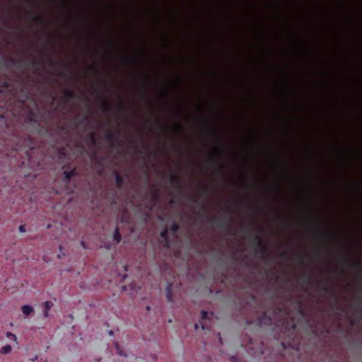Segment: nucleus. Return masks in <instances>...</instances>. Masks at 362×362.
Instances as JSON below:
<instances>
[{
	"label": "nucleus",
	"instance_id": "obj_1",
	"mask_svg": "<svg viewBox=\"0 0 362 362\" xmlns=\"http://www.w3.org/2000/svg\"><path fill=\"white\" fill-rule=\"evenodd\" d=\"M281 312H283L284 315H286L283 317L281 320L282 327L286 329L288 334H293L296 328V325L293 319L288 320V313L285 308H277L274 310H268L264 311L258 318V325L260 326L272 325L273 321L276 318V315Z\"/></svg>",
	"mask_w": 362,
	"mask_h": 362
},
{
	"label": "nucleus",
	"instance_id": "obj_2",
	"mask_svg": "<svg viewBox=\"0 0 362 362\" xmlns=\"http://www.w3.org/2000/svg\"><path fill=\"white\" fill-rule=\"evenodd\" d=\"M15 140L13 144L10 145L8 141L4 138L0 137V151L4 147H10L13 151L23 150L25 151L28 157L30 158V151L34 148V142L33 139L28 136L26 138L22 139L17 136L15 134H12L11 140Z\"/></svg>",
	"mask_w": 362,
	"mask_h": 362
},
{
	"label": "nucleus",
	"instance_id": "obj_3",
	"mask_svg": "<svg viewBox=\"0 0 362 362\" xmlns=\"http://www.w3.org/2000/svg\"><path fill=\"white\" fill-rule=\"evenodd\" d=\"M252 243L255 245V251L257 254L262 255L265 259L267 255L268 247L266 243L263 242L259 235H255L252 238Z\"/></svg>",
	"mask_w": 362,
	"mask_h": 362
},
{
	"label": "nucleus",
	"instance_id": "obj_4",
	"mask_svg": "<svg viewBox=\"0 0 362 362\" xmlns=\"http://www.w3.org/2000/svg\"><path fill=\"white\" fill-rule=\"evenodd\" d=\"M105 139L107 141L110 142L112 148L121 146V141L119 136L113 133L112 131H108L105 135Z\"/></svg>",
	"mask_w": 362,
	"mask_h": 362
},
{
	"label": "nucleus",
	"instance_id": "obj_5",
	"mask_svg": "<svg viewBox=\"0 0 362 362\" xmlns=\"http://www.w3.org/2000/svg\"><path fill=\"white\" fill-rule=\"evenodd\" d=\"M209 222L216 224L220 228L225 229L228 233L230 231V225L223 219H220L216 217L210 218Z\"/></svg>",
	"mask_w": 362,
	"mask_h": 362
},
{
	"label": "nucleus",
	"instance_id": "obj_6",
	"mask_svg": "<svg viewBox=\"0 0 362 362\" xmlns=\"http://www.w3.org/2000/svg\"><path fill=\"white\" fill-rule=\"evenodd\" d=\"M319 287H320V288L322 291H324V292H325V293H330L332 296H336V293H335L334 289L332 287H331V286H328L325 282L320 281V282L319 283Z\"/></svg>",
	"mask_w": 362,
	"mask_h": 362
},
{
	"label": "nucleus",
	"instance_id": "obj_7",
	"mask_svg": "<svg viewBox=\"0 0 362 362\" xmlns=\"http://www.w3.org/2000/svg\"><path fill=\"white\" fill-rule=\"evenodd\" d=\"M10 122L8 121L5 115H0V129L1 131L9 130Z\"/></svg>",
	"mask_w": 362,
	"mask_h": 362
},
{
	"label": "nucleus",
	"instance_id": "obj_8",
	"mask_svg": "<svg viewBox=\"0 0 362 362\" xmlns=\"http://www.w3.org/2000/svg\"><path fill=\"white\" fill-rule=\"evenodd\" d=\"M113 175L115 177V185L116 187L119 189H122L124 185V181L123 177L120 175V174L117 171H114Z\"/></svg>",
	"mask_w": 362,
	"mask_h": 362
},
{
	"label": "nucleus",
	"instance_id": "obj_9",
	"mask_svg": "<svg viewBox=\"0 0 362 362\" xmlns=\"http://www.w3.org/2000/svg\"><path fill=\"white\" fill-rule=\"evenodd\" d=\"M168 230L167 228H164L160 233V238L164 241V246L167 248L170 247V239L168 237Z\"/></svg>",
	"mask_w": 362,
	"mask_h": 362
},
{
	"label": "nucleus",
	"instance_id": "obj_10",
	"mask_svg": "<svg viewBox=\"0 0 362 362\" xmlns=\"http://www.w3.org/2000/svg\"><path fill=\"white\" fill-rule=\"evenodd\" d=\"M166 298L169 303H173L174 301L173 294V284L168 283L167 286L165 288Z\"/></svg>",
	"mask_w": 362,
	"mask_h": 362
},
{
	"label": "nucleus",
	"instance_id": "obj_11",
	"mask_svg": "<svg viewBox=\"0 0 362 362\" xmlns=\"http://www.w3.org/2000/svg\"><path fill=\"white\" fill-rule=\"evenodd\" d=\"M100 107L104 112H111L112 110L113 107L112 104L110 103L107 100L101 98Z\"/></svg>",
	"mask_w": 362,
	"mask_h": 362
},
{
	"label": "nucleus",
	"instance_id": "obj_12",
	"mask_svg": "<svg viewBox=\"0 0 362 362\" xmlns=\"http://www.w3.org/2000/svg\"><path fill=\"white\" fill-rule=\"evenodd\" d=\"M167 176L169 178V182L172 185H177V187L180 190L181 185L180 183L179 178L177 176H175V175H173V173L168 174Z\"/></svg>",
	"mask_w": 362,
	"mask_h": 362
},
{
	"label": "nucleus",
	"instance_id": "obj_13",
	"mask_svg": "<svg viewBox=\"0 0 362 362\" xmlns=\"http://www.w3.org/2000/svg\"><path fill=\"white\" fill-rule=\"evenodd\" d=\"M30 15L32 17V20L35 22L42 25H45L46 24V21L43 16L34 13H30Z\"/></svg>",
	"mask_w": 362,
	"mask_h": 362
},
{
	"label": "nucleus",
	"instance_id": "obj_14",
	"mask_svg": "<svg viewBox=\"0 0 362 362\" xmlns=\"http://www.w3.org/2000/svg\"><path fill=\"white\" fill-rule=\"evenodd\" d=\"M63 93H64V97L66 99V100H69L74 99L76 97V95L74 93V91L70 88L64 89Z\"/></svg>",
	"mask_w": 362,
	"mask_h": 362
},
{
	"label": "nucleus",
	"instance_id": "obj_15",
	"mask_svg": "<svg viewBox=\"0 0 362 362\" xmlns=\"http://www.w3.org/2000/svg\"><path fill=\"white\" fill-rule=\"evenodd\" d=\"M202 320L205 322L206 320H211L213 318L214 313V312H207L205 310H202Z\"/></svg>",
	"mask_w": 362,
	"mask_h": 362
},
{
	"label": "nucleus",
	"instance_id": "obj_16",
	"mask_svg": "<svg viewBox=\"0 0 362 362\" xmlns=\"http://www.w3.org/2000/svg\"><path fill=\"white\" fill-rule=\"evenodd\" d=\"M28 119L30 122L39 124L38 119H37V115H36L35 111L33 110L32 109L28 110Z\"/></svg>",
	"mask_w": 362,
	"mask_h": 362
},
{
	"label": "nucleus",
	"instance_id": "obj_17",
	"mask_svg": "<svg viewBox=\"0 0 362 362\" xmlns=\"http://www.w3.org/2000/svg\"><path fill=\"white\" fill-rule=\"evenodd\" d=\"M11 88V83L9 81L0 83V93H4Z\"/></svg>",
	"mask_w": 362,
	"mask_h": 362
},
{
	"label": "nucleus",
	"instance_id": "obj_18",
	"mask_svg": "<svg viewBox=\"0 0 362 362\" xmlns=\"http://www.w3.org/2000/svg\"><path fill=\"white\" fill-rule=\"evenodd\" d=\"M52 305H53V303L51 301L47 300L44 303L45 310H44L43 315H44L45 317H47L49 316V311L51 309V308L52 307Z\"/></svg>",
	"mask_w": 362,
	"mask_h": 362
},
{
	"label": "nucleus",
	"instance_id": "obj_19",
	"mask_svg": "<svg viewBox=\"0 0 362 362\" xmlns=\"http://www.w3.org/2000/svg\"><path fill=\"white\" fill-rule=\"evenodd\" d=\"M64 180L66 182H69L70 179L76 175V169H73L70 171L64 170Z\"/></svg>",
	"mask_w": 362,
	"mask_h": 362
},
{
	"label": "nucleus",
	"instance_id": "obj_20",
	"mask_svg": "<svg viewBox=\"0 0 362 362\" xmlns=\"http://www.w3.org/2000/svg\"><path fill=\"white\" fill-rule=\"evenodd\" d=\"M22 312L25 316L30 315L33 312V308L29 305L22 306Z\"/></svg>",
	"mask_w": 362,
	"mask_h": 362
},
{
	"label": "nucleus",
	"instance_id": "obj_21",
	"mask_svg": "<svg viewBox=\"0 0 362 362\" xmlns=\"http://www.w3.org/2000/svg\"><path fill=\"white\" fill-rule=\"evenodd\" d=\"M60 76H64L68 81H73L74 79V73L71 71H66L64 72H60Z\"/></svg>",
	"mask_w": 362,
	"mask_h": 362
},
{
	"label": "nucleus",
	"instance_id": "obj_22",
	"mask_svg": "<svg viewBox=\"0 0 362 362\" xmlns=\"http://www.w3.org/2000/svg\"><path fill=\"white\" fill-rule=\"evenodd\" d=\"M88 141L92 146H95L97 144V137L96 134L94 132H90L88 136Z\"/></svg>",
	"mask_w": 362,
	"mask_h": 362
},
{
	"label": "nucleus",
	"instance_id": "obj_23",
	"mask_svg": "<svg viewBox=\"0 0 362 362\" xmlns=\"http://www.w3.org/2000/svg\"><path fill=\"white\" fill-rule=\"evenodd\" d=\"M139 59H140V56L139 55V54H136V57H134V58H132V57H127L125 58L124 59V62L126 64H134L136 61H138Z\"/></svg>",
	"mask_w": 362,
	"mask_h": 362
},
{
	"label": "nucleus",
	"instance_id": "obj_24",
	"mask_svg": "<svg viewBox=\"0 0 362 362\" xmlns=\"http://www.w3.org/2000/svg\"><path fill=\"white\" fill-rule=\"evenodd\" d=\"M296 305L297 307L298 313L302 316L305 315V310L303 308V305L300 300H298L296 301Z\"/></svg>",
	"mask_w": 362,
	"mask_h": 362
},
{
	"label": "nucleus",
	"instance_id": "obj_25",
	"mask_svg": "<svg viewBox=\"0 0 362 362\" xmlns=\"http://www.w3.org/2000/svg\"><path fill=\"white\" fill-rule=\"evenodd\" d=\"M112 238L117 243L120 242L122 237L118 228H115Z\"/></svg>",
	"mask_w": 362,
	"mask_h": 362
},
{
	"label": "nucleus",
	"instance_id": "obj_26",
	"mask_svg": "<svg viewBox=\"0 0 362 362\" xmlns=\"http://www.w3.org/2000/svg\"><path fill=\"white\" fill-rule=\"evenodd\" d=\"M12 350L11 346L9 344H6V346H4L0 349V354H7L10 353Z\"/></svg>",
	"mask_w": 362,
	"mask_h": 362
},
{
	"label": "nucleus",
	"instance_id": "obj_27",
	"mask_svg": "<svg viewBox=\"0 0 362 362\" xmlns=\"http://www.w3.org/2000/svg\"><path fill=\"white\" fill-rule=\"evenodd\" d=\"M122 223H130V218L129 215L127 214V211H124L120 219Z\"/></svg>",
	"mask_w": 362,
	"mask_h": 362
},
{
	"label": "nucleus",
	"instance_id": "obj_28",
	"mask_svg": "<svg viewBox=\"0 0 362 362\" xmlns=\"http://www.w3.org/2000/svg\"><path fill=\"white\" fill-rule=\"evenodd\" d=\"M117 110L119 111V112H127V107L125 106V105L124 104V103L122 101H119L117 105Z\"/></svg>",
	"mask_w": 362,
	"mask_h": 362
},
{
	"label": "nucleus",
	"instance_id": "obj_29",
	"mask_svg": "<svg viewBox=\"0 0 362 362\" xmlns=\"http://www.w3.org/2000/svg\"><path fill=\"white\" fill-rule=\"evenodd\" d=\"M170 231L173 235H175L180 229V225L177 223H173L170 226Z\"/></svg>",
	"mask_w": 362,
	"mask_h": 362
},
{
	"label": "nucleus",
	"instance_id": "obj_30",
	"mask_svg": "<svg viewBox=\"0 0 362 362\" xmlns=\"http://www.w3.org/2000/svg\"><path fill=\"white\" fill-rule=\"evenodd\" d=\"M158 197V189H153L152 190V206L155 204Z\"/></svg>",
	"mask_w": 362,
	"mask_h": 362
},
{
	"label": "nucleus",
	"instance_id": "obj_31",
	"mask_svg": "<svg viewBox=\"0 0 362 362\" xmlns=\"http://www.w3.org/2000/svg\"><path fill=\"white\" fill-rule=\"evenodd\" d=\"M303 281L306 284H310L311 281V276L309 274L305 273L302 275Z\"/></svg>",
	"mask_w": 362,
	"mask_h": 362
},
{
	"label": "nucleus",
	"instance_id": "obj_32",
	"mask_svg": "<svg viewBox=\"0 0 362 362\" xmlns=\"http://www.w3.org/2000/svg\"><path fill=\"white\" fill-rule=\"evenodd\" d=\"M205 131L209 133V134H212L213 136H214L216 137V139H217V133L212 128L209 127H206L205 128Z\"/></svg>",
	"mask_w": 362,
	"mask_h": 362
},
{
	"label": "nucleus",
	"instance_id": "obj_33",
	"mask_svg": "<svg viewBox=\"0 0 362 362\" xmlns=\"http://www.w3.org/2000/svg\"><path fill=\"white\" fill-rule=\"evenodd\" d=\"M30 65L32 66L34 68L37 69L38 66H40V64L38 63V62H37L35 60H32L30 62Z\"/></svg>",
	"mask_w": 362,
	"mask_h": 362
},
{
	"label": "nucleus",
	"instance_id": "obj_34",
	"mask_svg": "<svg viewBox=\"0 0 362 362\" xmlns=\"http://www.w3.org/2000/svg\"><path fill=\"white\" fill-rule=\"evenodd\" d=\"M89 70L94 74H98L99 72V70L96 66H90Z\"/></svg>",
	"mask_w": 362,
	"mask_h": 362
},
{
	"label": "nucleus",
	"instance_id": "obj_35",
	"mask_svg": "<svg viewBox=\"0 0 362 362\" xmlns=\"http://www.w3.org/2000/svg\"><path fill=\"white\" fill-rule=\"evenodd\" d=\"M6 337L10 338V339H13V340H14V341L16 340V336L14 334L10 332H8L6 333Z\"/></svg>",
	"mask_w": 362,
	"mask_h": 362
},
{
	"label": "nucleus",
	"instance_id": "obj_36",
	"mask_svg": "<svg viewBox=\"0 0 362 362\" xmlns=\"http://www.w3.org/2000/svg\"><path fill=\"white\" fill-rule=\"evenodd\" d=\"M0 20L1 21L4 26L8 25V22L5 19V18L3 16H0Z\"/></svg>",
	"mask_w": 362,
	"mask_h": 362
},
{
	"label": "nucleus",
	"instance_id": "obj_37",
	"mask_svg": "<svg viewBox=\"0 0 362 362\" xmlns=\"http://www.w3.org/2000/svg\"><path fill=\"white\" fill-rule=\"evenodd\" d=\"M8 61L13 65H16V64H19V62L18 60L12 59V58H9Z\"/></svg>",
	"mask_w": 362,
	"mask_h": 362
},
{
	"label": "nucleus",
	"instance_id": "obj_38",
	"mask_svg": "<svg viewBox=\"0 0 362 362\" xmlns=\"http://www.w3.org/2000/svg\"><path fill=\"white\" fill-rule=\"evenodd\" d=\"M209 187H208V186H206V185H204V186H202V191L203 192H204V193H207V192H209Z\"/></svg>",
	"mask_w": 362,
	"mask_h": 362
},
{
	"label": "nucleus",
	"instance_id": "obj_39",
	"mask_svg": "<svg viewBox=\"0 0 362 362\" xmlns=\"http://www.w3.org/2000/svg\"><path fill=\"white\" fill-rule=\"evenodd\" d=\"M271 187H272V189H273L274 191H275V192H278V191H279V189L278 185H276V184H272V185H271Z\"/></svg>",
	"mask_w": 362,
	"mask_h": 362
},
{
	"label": "nucleus",
	"instance_id": "obj_40",
	"mask_svg": "<svg viewBox=\"0 0 362 362\" xmlns=\"http://www.w3.org/2000/svg\"><path fill=\"white\" fill-rule=\"evenodd\" d=\"M108 42L114 46L115 47L117 46V45L110 37L107 38Z\"/></svg>",
	"mask_w": 362,
	"mask_h": 362
},
{
	"label": "nucleus",
	"instance_id": "obj_41",
	"mask_svg": "<svg viewBox=\"0 0 362 362\" xmlns=\"http://www.w3.org/2000/svg\"><path fill=\"white\" fill-rule=\"evenodd\" d=\"M216 170L219 172H222L224 170V167L222 165H218Z\"/></svg>",
	"mask_w": 362,
	"mask_h": 362
},
{
	"label": "nucleus",
	"instance_id": "obj_42",
	"mask_svg": "<svg viewBox=\"0 0 362 362\" xmlns=\"http://www.w3.org/2000/svg\"><path fill=\"white\" fill-rule=\"evenodd\" d=\"M49 65L52 66V67H54L55 65H56V63L54 60H52L51 58H49Z\"/></svg>",
	"mask_w": 362,
	"mask_h": 362
},
{
	"label": "nucleus",
	"instance_id": "obj_43",
	"mask_svg": "<svg viewBox=\"0 0 362 362\" xmlns=\"http://www.w3.org/2000/svg\"><path fill=\"white\" fill-rule=\"evenodd\" d=\"M115 345H116V349H117V353H118L120 356H122V355H123V354H122V350L119 348V345H118V344H117V343H116V344H115Z\"/></svg>",
	"mask_w": 362,
	"mask_h": 362
},
{
	"label": "nucleus",
	"instance_id": "obj_44",
	"mask_svg": "<svg viewBox=\"0 0 362 362\" xmlns=\"http://www.w3.org/2000/svg\"><path fill=\"white\" fill-rule=\"evenodd\" d=\"M280 256H281V257L286 258V257H287V256H288V253H287V252H285V251H284V252H282L280 254Z\"/></svg>",
	"mask_w": 362,
	"mask_h": 362
},
{
	"label": "nucleus",
	"instance_id": "obj_45",
	"mask_svg": "<svg viewBox=\"0 0 362 362\" xmlns=\"http://www.w3.org/2000/svg\"><path fill=\"white\" fill-rule=\"evenodd\" d=\"M19 230L21 232H25V226L23 225H21L19 226Z\"/></svg>",
	"mask_w": 362,
	"mask_h": 362
},
{
	"label": "nucleus",
	"instance_id": "obj_46",
	"mask_svg": "<svg viewBox=\"0 0 362 362\" xmlns=\"http://www.w3.org/2000/svg\"><path fill=\"white\" fill-rule=\"evenodd\" d=\"M230 361L232 362H237V357L235 356H231L230 357Z\"/></svg>",
	"mask_w": 362,
	"mask_h": 362
},
{
	"label": "nucleus",
	"instance_id": "obj_47",
	"mask_svg": "<svg viewBox=\"0 0 362 362\" xmlns=\"http://www.w3.org/2000/svg\"><path fill=\"white\" fill-rule=\"evenodd\" d=\"M361 292L362 293V289L361 290ZM362 301V296L358 298V304H361Z\"/></svg>",
	"mask_w": 362,
	"mask_h": 362
},
{
	"label": "nucleus",
	"instance_id": "obj_48",
	"mask_svg": "<svg viewBox=\"0 0 362 362\" xmlns=\"http://www.w3.org/2000/svg\"><path fill=\"white\" fill-rule=\"evenodd\" d=\"M226 209H227V211H228L229 212H231V211H232V209H231V207H230V206H226Z\"/></svg>",
	"mask_w": 362,
	"mask_h": 362
},
{
	"label": "nucleus",
	"instance_id": "obj_49",
	"mask_svg": "<svg viewBox=\"0 0 362 362\" xmlns=\"http://www.w3.org/2000/svg\"><path fill=\"white\" fill-rule=\"evenodd\" d=\"M215 151H216V152L217 153H221V149H220L219 148H216L215 149Z\"/></svg>",
	"mask_w": 362,
	"mask_h": 362
},
{
	"label": "nucleus",
	"instance_id": "obj_50",
	"mask_svg": "<svg viewBox=\"0 0 362 362\" xmlns=\"http://www.w3.org/2000/svg\"><path fill=\"white\" fill-rule=\"evenodd\" d=\"M192 201L194 203H197L198 202V199L197 197H193Z\"/></svg>",
	"mask_w": 362,
	"mask_h": 362
},
{
	"label": "nucleus",
	"instance_id": "obj_51",
	"mask_svg": "<svg viewBox=\"0 0 362 362\" xmlns=\"http://www.w3.org/2000/svg\"><path fill=\"white\" fill-rule=\"evenodd\" d=\"M356 310H357L358 311H359L360 313H361V312H362V310H361V306H360V305H358V306L356 308Z\"/></svg>",
	"mask_w": 362,
	"mask_h": 362
},
{
	"label": "nucleus",
	"instance_id": "obj_52",
	"mask_svg": "<svg viewBox=\"0 0 362 362\" xmlns=\"http://www.w3.org/2000/svg\"><path fill=\"white\" fill-rule=\"evenodd\" d=\"M180 83H181V79L179 78L177 79V84H176V85H177V86H179V85L180 84Z\"/></svg>",
	"mask_w": 362,
	"mask_h": 362
},
{
	"label": "nucleus",
	"instance_id": "obj_53",
	"mask_svg": "<svg viewBox=\"0 0 362 362\" xmlns=\"http://www.w3.org/2000/svg\"><path fill=\"white\" fill-rule=\"evenodd\" d=\"M200 323L202 324V329H206V326H205V325H204L202 322H200Z\"/></svg>",
	"mask_w": 362,
	"mask_h": 362
},
{
	"label": "nucleus",
	"instance_id": "obj_54",
	"mask_svg": "<svg viewBox=\"0 0 362 362\" xmlns=\"http://www.w3.org/2000/svg\"><path fill=\"white\" fill-rule=\"evenodd\" d=\"M83 119H84L85 121H88V120L89 119V117L86 115V116H85V117H83Z\"/></svg>",
	"mask_w": 362,
	"mask_h": 362
},
{
	"label": "nucleus",
	"instance_id": "obj_55",
	"mask_svg": "<svg viewBox=\"0 0 362 362\" xmlns=\"http://www.w3.org/2000/svg\"><path fill=\"white\" fill-rule=\"evenodd\" d=\"M177 127L178 129L180 130V129H181V124L180 123H177Z\"/></svg>",
	"mask_w": 362,
	"mask_h": 362
},
{
	"label": "nucleus",
	"instance_id": "obj_56",
	"mask_svg": "<svg viewBox=\"0 0 362 362\" xmlns=\"http://www.w3.org/2000/svg\"><path fill=\"white\" fill-rule=\"evenodd\" d=\"M81 244L83 247V248H86L85 243L83 241H81Z\"/></svg>",
	"mask_w": 362,
	"mask_h": 362
},
{
	"label": "nucleus",
	"instance_id": "obj_57",
	"mask_svg": "<svg viewBox=\"0 0 362 362\" xmlns=\"http://www.w3.org/2000/svg\"><path fill=\"white\" fill-rule=\"evenodd\" d=\"M146 310H148V311H149V310H151V307H150L149 305H147V306L146 307Z\"/></svg>",
	"mask_w": 362,
	"mask_h": 362
},
{
	"label": "nucleus",
	"instance_id": "obj_58",
	"mask_svg": "<svg viewBox=\"0 0 362 362\" xmlns=\"http://www.w3.org/2000/svg\"><path fill=\"white\" fill-rule=\"evenodd\" d=\"M164 94H165V95H167V89H166V87H165V88H164Z\"/></svg>",
	"mask_w": 362,
	"mask_h": 362
},
{
	"label": "nucleus",
	"instance_id": "obj_59",
	"mask_svg": "<svg viewBox=\"0 0 362 362\" xmlns=\"http://www.w3.org/2000/svg\"><path fill=\"white\" fill-rule=\"evenodd\" d=\"M279 279H280V278H279V276H276V281H278L279 280Z\"/></svg>",
	"mask_w": 362,
	"mask_h": 362
},
{
	"label": "nucleus",
	"instance_id": "obj_60",
	"mask_svg": "<svg viewBox=\"0 0 362 362\" xmlns=\"http://www.w3.org/2000/svg\"><path fill=\"white\" fill-rule=\"evenodd\" d=\"M124 270L125 272H127V266H124Z\"/></svg>",
	"mask_w": 362,
	"mask_h": 362
},
{
	"label": "nucleus",
	"instance_id": "obj_61",
	"mask_svg": "<svg viewBox=\"0 0 362 362\" xmlns=\"http://www.w3.org/2000/svg\"><path fill=\"white\" fill-rule=\"evenodd\" d=\"M194 327L196 329H198V324H195Z\"/></svg>",
	"mask_w": 362,
	"mask_h": 362
},
{
	"label": "nucleus",
	"instance_id": "obj_62",
	"mask_svg": "<svg viewBox=\"0 0 362 362\" xmlns=\"http://www.w3.org/2000/svg\"><path fill=\"white\" fill-rule=\"evenodd\" d=\"M109 334H110V335H112L113 334V332L112 331H110Z\"/></svg>",
	"mask_w": 362,
	"mask_h": 362
},
{
	"label": "nucleus",
	"instance_id": "obj_63",
	"mask_svg": "<svg viewBox=\"0 0 362 362\" xmlns=\"http://www.w3.org/2000/svg\"><path fill=\"white\" fill-rule=\"evenodd\" d=\"M321 253H322V252H321V250H318V251H317V255H321Z\"/></svg>",
	"mask_w": 362,
	"mask_h": 362
},
{
	"label": "nucleus",
	"instance_id": "obj_64",
	"mask_svg": "<svg viewBox=\"0 0 362 362\" xmlns=\"http://www.w3.org/2000/svg\"><path fill=\"white\" fill-rule=\"evenodd\" d=\"M341 259H342L343 262H346V259H344V258H342Z\"/></svg>",
	"mask_w": 362,
	"mask_h": 362
}]
</instances>
